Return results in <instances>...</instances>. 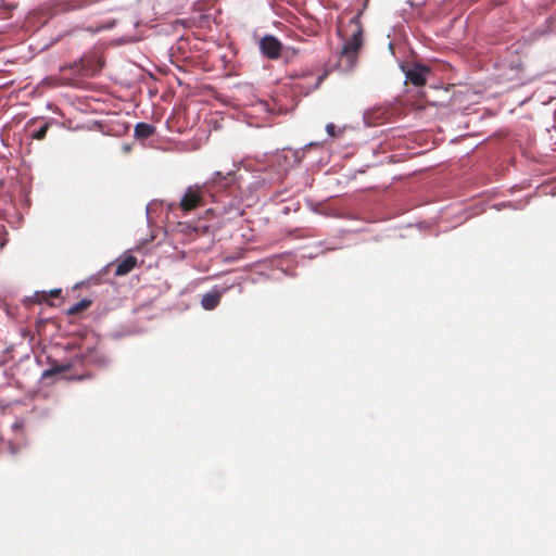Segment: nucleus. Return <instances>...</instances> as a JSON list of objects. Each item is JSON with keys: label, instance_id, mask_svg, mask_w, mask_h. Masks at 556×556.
Instances as JSON below:
<instances>
[{"label": "nucleus", "instance_id": "1", "mask_svg": "<svg viewBox=\"0 0 556 556\" xmlns=\"http://www.w3.org/2000/svg\"><path fill=\"white\" fill-rule=\"evenodd\" d=\"M344 10L338 18V35L343 40L342 48L339 52L338 67L342 72L352 71L358 60V53L363 46L364 28L361 23L362 11L352 16L348 24H343L346 15Z\"/></svg>", "mask_w": 556, "mask_h": 556}, {"label": "nucleus", "instance_id": "2", "mask_svg": "<svg viewBox=\"0 0 556 556\" xmlns=\"http://www.w3.org/2000/svg\"><path fill=\"white\" fill-rule=\"evenodd\" d=\"M210 201L212 202V188L210 185H193L186 189L177 207L184 213H189L206 205Z\"/></svg>", "mask_w": 556, "mask_h": 556}, {"label": "nucleus", "instance_id": "3", "mask_svg": "<svg viewBox=\"0 0 556 556\" xmlns=\"http://www.w3.org/2000/svg\"><path fill=\"white\" fill-rule=\"evenodd\" d=\"M103 67V62L97 54L83 55L79 61L74 62L71 65L61 67L62 72L71 70L73 75L91 77L94 76Z\"/></svg>", "mask_w": 556, "mask_h": 556}, {"label": "nucleus", "instance_id": "4", "mask_svg": "<svg viewBox=\"0 0 556 556\" xmlns=\"http://www.w3.org/2000/svg\"><path fill=\"white\" fill-rule=\"evenodd\" d=\"M235 174L231 172L226 175L218 172L210 181L205 182L212 188V202L218 201L217 193L230 189L235 185Z\"/></svg>", "mask_w": 556, "mask_h": 556}, {"label": "nucleus", "instance_id": "5", "mask_svg": "<svg viewBox=\"0 0 556 556\" xmlns=\"http://www.w3.org/2000/svg\"><path fill=\"white\" fill-rule=\"evenodd\" d=\"M260 50L267 59L277 60L281 54L282 43L277 37L266 35L260 40Z\"/></svg>", "mask_w": 556, "mask_h": 556}, {"label": "nucleus", "instance_id": "6", "mask_svg": "<svg viewBox=\"0 0 556 556\" xmlns=\"http://www.w3.org/2000/svg\"><path fill=\"white\" fill-rule=\"evenodd\" d=\"M429 72L427 67L417 66L407 72V79L415 86L421 87L426 84V74Z\"/></svg>", "mask_w": 556, "mask_h": 556}, {"label": "nucleus", "instance_id": "7", "mask_svg": "<svg viewBox=\"0 0 556 556\" xmlns=\"http://www.w3.org/2000/svg\"><path fill=\"white\" fill-rule=\"evenodd\" d=\"M137 265V258L132 255H128L123 258L116 266L115 275L124 276L130 273Z\"/></svg>", "mask_w": 556, "mask_h": 556}, {"label": "nucleus", "instance_id": "8", "mask_svg": "<svg viewBox=\"0 0 556 556\" xmlns=\"http://www.w3.org/2000/svg\"><path fill=\"white\" fill-rule=\"evenodd\" d=\"M84 362L96 366H104L108 363V359L104 354L93 349L84 355Z\"/></svg>", "mask_w": 556, "mask_h": 556}, {"label": "nucleus", "instance_id": "9", "mask_svg": "<svg viewBox=\"0 0 556 556\" xmlns=\"http://www.w3.org/2000/svg\"><path fill=\"white\" fill-rule=\"evenodd\" d=\"M155 132V127L148 123H138L135 126V138L144 140Z\"/></svg>", "mask_w": 556, "mask_h": 556}, {"label": "nucleus", "instance_id": "10", "mask_svg": "<svg viewBox=\"0 0 556 556\" xmlns=\"http://www.w3.org/2000/svg\"><path fill=\"white\" fill-rule=\"evenodd\" d=\"M220 299H222L220 292H217V291L208 292L203 295L201 304L205 309L211 311V309H214L215 307H217V305L220 302Z\"/></svg>", "mask_w": 556, "mask_h": 556}, {"label": "nucleus", "instance_id": "11", "mask_svg": "<svg viewBox=\"0 0 556 556\" xmlns=\"http://www.w3.org/2000/svg\"><path fill=\"white\" fill-rule=\"evenodd\" d=\"M51 121H43L42 125L38 129L31 130V139L43 140L46 138L47 131L51 127Z\"/></svg>", "mask_w": 556, "mask_h": 556}, {"label": "nucleus", "instance_id": "12", "mask_svg": "<svg viewBox=\"0 0 556 556\" xmlns=\"http://www.w3.org/2000/svg\"><path fill=\"white\" fill-rule=\"evenodd\" d=\"M91 303L92 302L90 300L83 299L81 301H79L76 304H74L73 306H71L67 309V314L68 315H77V314L88 309L90 307Z\"/></svg>", "mask_w": 556, "mask_h": 556}, {"label": "nucleus", "instance_id": "13", "mask_svg": "<svg viewBox=\"0 0 556 556\" xmlns=\"http://www.w3.org/2000/svg\"><path fill=\"white\" fill-rule=\"evenodd\" d=\"M72 368L70 362L52 365L48 370L45 371V376H52L61 372H65Z\"/></svg>", "mask_w": 556, "mask_h": 556}, {"label": "nucleus", "instance_id": "14", "mask_svg": "<svg viewBox=\"0 0 556 556\" xmlns=\"http://www.w3.org/2000/svg\"><path fill=\"white\" fill-rule=\"evenodd\" d=\"M326 131L330 137H338L340 131H337V127L334 124L329 123L326 125Z\"/></svg>", "mask_w": 556, "mask_h": 556}, {"label": "nucleus", "instance_id": "15", "mask_svg": "<svg viewBox=\"0 0 556 556\" xmlns=\"http://www.w3.org/2000/svg\"><path fill=\"white\" fill-rule=\"evenodd\" d=\"M40 121V118H31L29 119L27 123H26V128L27 129H30L31 127H34L38 122Z\"/></svg>", "mask_w": 556, "mask_h": 556}, {"label": "nucleus", "instance_id": "16", "mask_svg": "<svg viewBox=\"0 0 556 556\" xmlns=\"http://www.w3.org/2000/svg\"><path fill=\"white\" fill-rule=\"evenodd\" d=\"M60 294H61V289H53V290H51V291L49 292V295H50L51 298H59V296H60Z\"/></svg>", "mask_w": 556, "mask_h": 556}, {"label": "nucleus", "instance_id": "17", "mask_svg": "<svg viewBox=\"0 0 556 556\" xmlns=\"http://www.w3.org/2000/svg\"><path fill=\"white\" fill-rule=\"evenodd\" d=\"M200 229L202 230V232H203V233H205V232H207V230H208V226H206V225H201V226H199V227H197V228H195V230H197V231H198V230H200Z\"/></svg>", "mask_w": 556, "mask_h": 556}]
</instances>
